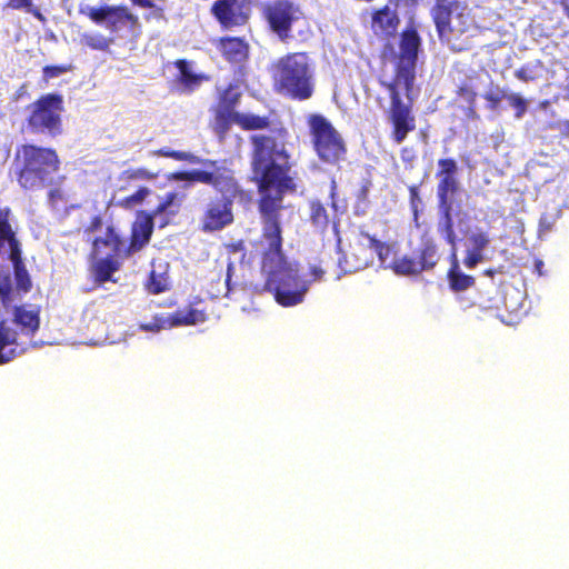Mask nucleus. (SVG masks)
Here are the masks:
<instances>
[{
  "mask_svg": "<svg viewBox=\"0 0 569 569\" xmlns=\"http://www.w3.org/2000/svg\"><path fill=\"white\" fill-rule=\"evenodd\" d=\"M507 97L506 92L499 86H491L483 94L489 102V108L496 110L502 99Z\"/></svg>",
  "mask_w": 569,
  "mask_h": 569,
  "instance_id": "obj_34",
  "label": "nucleus"
},
{
  "mask_svg": "<svg viewBox=\"0 0 569 569\" xmlns=\"http://www.w3.org/2000/svg\"><path fill=\"white\" fill-rule=\"evenodd\" d=\"M439 211L440 219L438 221L437 230L452 247V257L456 259V234L452 228V219L450 214L451 204H439Z\"/></svg>",
  "mask_w": 569,
  "mask_h": 569,
  "instance_id": "obj_23",
  "label": "nucleus"
},
{
  "mask_svg": "<svg viewBox=\"0 0 569 569\" xmlns=\"http://www.w3.org/2000/svg\"><path fill=\"white\" fill-rule=\"evenodd\" d=\"M437 247L432 241L427 240L423 244L421 261L423 269L430 268L436 264L437 261Z\"/></svg>",
  "mask_w": 569,
  "mask_h": 569,
  "instance_id": "obj_33",
  "label": "nucleus"
},
{
  "mask_svg": "<svg viewBox=\"0 0 569 569\" xmlns=\"http://www.w3.org/2000/svg\"><path fill=\"white\" fill-rule=\"evenodd\" d=\"M419 47L420 38L416 31L403 32L400 41L399 64L393 87L403 88L408 98H410L411 87L415 81V67Z\"/></svg>",
  "mask_w": 569,
  "mask_h": 569,
  "instance_id": "obj_12",
  "label": "nucleus"
},
{
  "mask_svg": "<svg viewBox=\"0 0 569 569\" xmlns=\"http://www.w3.org/2000/svg\"><path fill=\"white\" fill-rule=\"evenodd\" d=\"M263 217V242L267 246L262 271L268 276L266 284H287L298 273L296 266L286 261L281 252V230L278 210L261 212Z\"/></svg>",
  "mask_w": 569,
  "mask_h": 569,
  "instance_id": "obj_5",
  "label": "nucleus"
},
{
  "mask_svg": "<svg viewBox=\"0 0 569 569\" xmlns=\"http://www.w3.org/2000/svg\"><path fill=\"white\" fill-rule=\"evenodd\" d=\"M230 281H231V277H230V267H229L228 268V274H227L226 284H230Z\"/></svg>",
  "mask_w": 569,
  "mask_h": 569,
  "instance_id": "obj_49",
  "label": "nucleus"
},
{
  "mask_svg": "<svg viewBox=\"0 0 569 569\" xmlns=\"http://www.w3.org/2000/svg\"><path fill=\"white\" fill-rule=\"evenodd\" d=\"M401 91L405 92L403 88H391V119L395 126L393 137L397 143H401L408 132L415 129V121L410 116V109L400 100Z\"/></svg>",
  "mask_w": 569,
  "mask_h": 569,
  "instance_id": "obj_15",
  "label": "nucleus"
},
{
  "mask_svg": "<svg viewBox=\"0 0 569 569\" xmlns=\"http://www.w3.org/2000/svg\"><path fill=\"white\" fill-rule=\"evenodd\" d=\"M111 42V39L100 33H84L81 37V43L94 50L106 51L109 49Z\"/></svg>",
  "mask_w": 569,
  "mask_h": 569,
  "instance_id": "obj_32",
  "label": "nucleus"
},
{
  "mask_svg": "<svg viewBox=\"0 0 569 569\" xmlns=\"http://www.w3.org/2000/svg\"><path fill=\"white\" fill-rule=\"evenodd\" d=\"M252 142L253 173L261 193L260 211L279 210L282 193L292 186L287 174L288 156L284 146L272 137L260 134L253 136Z\"/></svg>",
  "mask_w": 569,
  "mask_h": 569,
  "instance_id": "obj_2",
  "label": "nucleus"
},
{
  "mask_svg": "<svg viewBox=\"0 0 569 569\" xmlns=\"http://www.w3.org/2000/svg\"><path fill=\"white\" fill-rule=\"evenodd\" d=\"M490 307H495V308H497V309H499V308H500V306H499L498 303H492Z\"/></svg>",
  "mask_w": 569,
  "mask_h": 569,
  "instance_id": "obj_56",
  "label": "nucleus"
},
{
  "mask_svg": "<svg viewBox=\"0 0 569 569\" xmlns=\"http://www.w3.org/2000/svg\"><path fill=\"white\" fill-rule=\"evenodd\" d=\"M209 311L204 306V300L194 297L187 309H178L167 318L156 316L151 322L140 323L139 329L146 332H158L167 325L169 327L193 326L204 322L208 319Z\"/></svg>",
  "mask_w": 569,
  "mask_h": 569,
  "instance_id": "obj_11",
  "label": "nucleus"
},
{
  "mask_svg": "<svg viewBox=\"0 0 569 569\" xmlns=\"http://www.w3.org/2000/svg\"><path fill=\"white\" fill-rule=\"evenodd\" d=\"M153 230V217L138 214L131 228L130 242L120 234L113 224H103L101 218L94 217L86 232L92 239V273L97 281L117 282L113 273L121 261L141 250L150 240Z\"/></svg>",
  "mask_w": 569,
  "mask_h": 569,
  "instance_id": "obj_1",
  "label": "nucleus"
},
{
  "mask_svg": "<svg viewBox=\"0 0 569 569\" xmlns=\"http://www.w3.org/2000/svg\"><path fill=\"white\" fill-rule=\"evenodd\" d=\"M489 237L479 230L471 231L465 241L466 258L463 263L467 268H475L479 262L485 260L483 251L488 247Z\"/></svg>",
  "mask_w": 569,
  "mask_h": 569,
  "instance_id": "obj_18",
  "label": "nucleus"
},
{
  "mask_svg": "<svg viewBox=\"0 0 569 569\" xmlns=\"http://www.w3.org/2000/svg\"><path fill=\"white\" fill-rule=\"evenodd\" d=\"M153 153L157 156H161V157L172 158V159L179 160V161H188L190 163H201L206 167H214L216 166L214 161H211L208 159H201V158L194 156L193 153L186 152V151H174V150H170L168 148H163L158 151H154Z\"/></svg>",
  "mask_w": 569,
  "mask_h": 569,
  "instance_id": "obj_27",
  "label": "nucleus"
},
{
  "mask_svg": "<svg viewBox=\"0 0 569 569\" xmlns=\"http://www.w3.org/2000/svg\"><path fill=\"white\" fill-rule=\"evenodd\" d=\"M170 181H198L207 184H211L214 190L222 188L220 182L229 186L236 182L231 172L227 169H216L213 171L193 170L190 172H174L168 176Z\"/></svg>",
  "mask_w": 569,
  "mask_h": 569,
  "instance_id": "obj_16",
  "label": "nucleus"
},
{
  "mask_svg": "<svg viewBox=\"0 0 569 569\" xmlns=\"http://www.w3.org/2000/svg\"><path fill=\"white\" fill-rule=\"evenodd\" d=\"M309 126L315 150L322 161L335 164L345 158V141L326 118L312 116Z\"/></svg>",
  "mask_w": 569,
  "mask_h": 569,
  "instance_id": "obj_9",
  "label": "nucleus"
},
{
  "mask_svg": "<svg viewBox=\"0 0 569 569\" xmlns=\"http://www.w3.org/2000/svg\"><path fill=\"white\" fill-rule=\"evenodd\" d=\"M455 291H461V290H465L467 289L468 287H458V286H455V287H451Z\"/></svg>",
  "mask_w": 569,
  "mask_h": 569,
  "instance_id": "obj_50",
  "label": "nucleus"
},
{
  "mask_svg": "<svg viewBox=\"0 0 569 569\" xmlns=\"http://www.w3.org/2000/svg\"><path fill=\"white\" fill-rule=\"evenodd\" d=\"M68 71L67 67H46L43 72L46 77L53 78L58 77Z\"/></svg>",
  "mask_w": 569,
  "mask_h": 569,
  "instance_id": "obj_43",
  "label": "nucleus"
},
{
  "mask_svg": "<svg viewBox=\"0 0 569 569\" xmlns=\"http://www.w3.org/2000/svg\"><path fill=\"white\" fill-rule=\"evenodd\" d=\"M233 116H236V111L230 109L228 106L218 107L213 128L220 138H222L229 130L230 126L234 123Z\"/></svg>",
  "mask_w": 569,
  "mask_h": 569,
  "instance_id": "obj_26",
  "label": "nucleus"
},
{
  "mask_svg": "<svg viewBox=\"0 0 569 569\" xmlns=\"http://www.w3.org/2000/svg\"><path fill=\"white\" fill-rule=\"evenodd\" d=\"M150 193L148 188H140L136 193L128 197L124 202L128 207H133L138 203H141Z\"/></svg>",
  "mask_w": 569,
  "mask_h": 569,
  "instance_id": "obj_39",
  "label": "nucleus"
},
{
  "mask_svg": "<svg viewBox=\"0 0 569 569\" xmlns=\"http://www.w3.org/2000/svg\"><path fill=\"white\" fill-rule=\"evenodd\" d=\"M462 96L468 100H473L475 94L472 92H469L468 89L462 88L461 89Z\"/></svg>",
  "mask_w": 569,
  "mask_h": 569,
  "instance_id": "obj_47",
  "label": "nucleus"
},
{
  "mask_svg": "<svg viewBox=\"0 0 569 569\" xmlns=\"http://www.w3.org/2000/svg\"><path fill=\"white\" fill-rule=\"evenodd\" d=\"M362 266H367V262L365 261L362 264L355 266V267H353V270H358V269H360Z\"/></svg>",
  "mask_w": 569,
  "mask_h": 569,
  "instance_id": "obj_53",
  "label": "nucleus"
},
{
  "mask_svg": "<svg viewBox=\"0 0 569 569\" xmlns=\"http://www.w3.org/2000/svg\"><path fill=\"white\" fill-rule=\"evenodd\" d=\"M398 20L395 12L389 8L377 11L372 17V28L375 32L391 33L396 29Z\"/></svg>",
  "mask_w": 569,
  "mask_h": 569,
  "instance_id": "obj_25",
  "label": "nucleus"
},
{
  "mask_svg": "<svg viewBox=\"0 0 569 569\" xmlns=\"http://www.w3.org/2000/svg\"><path fill=\"white\" fill-rule=\"evenodd\" d=\"M27 12L32 13L40 21L44 20V17L42 16V13L38 9L33 8V6L30 8V10H27Z\"/></svg>",
  "mask_w": 569,
  "mask_h": 569,
  "instance_id": "obj_46",
  "label": "nucleus"
},
{
  "mask_svg": "<svg viewBox=\"0 0 569 569\" xmlns=\"http://www.w3.org/2000/svg\"><path fill=\"white\" fill-rule=\"evenodd\" d=\"M184 200V194L178 192L166 193L154 210V218L161 214L169 217L176 216Z\"/></svg>",
  "mask_w": 569,
  "mask_h": 569,
  "instance_id": "obj_24",
  "label": "nucleus"
},
{
  "mask_svg": "<svg viewBox=\"0 0 569 569\" xmlns=\"http://www.w3.org/2000/svg\"><path fill=\"white\" fill-rule=\"evenodd\" d=\"M58 164V156L52 149L22 146L17 151L16 168L19 171V182L26 189L53 183Z\"/></svg>",
  "mask_w": 569,
  "mask_h": 569,
  "instance_id": "obj_6",
  "label": "nucleus"
},
{
  "mask_svg": "<svg viewBox=\"0 0 569 569\" xmlns=\"http://www.w3.org/2000/svg\"><path fill=\"white\" fill-rule=\"evenodd\" d=\"M218 196L210 198L203 207L200 217L201 229L206 232L220 231L230 226L233 220V202L240 196L241 189L236 182L226 186L220 182Z\"/></svg>",
  "mask_w": 569,
  "mask_h": 569,
  "instance_id": "obj_8",
  "label": "nucleus"
},
{
  "mask_svg": "<svg viewBox=\"0 0 569 569\" xmlns=\"http://www.w3.org/2000/svg\"><path fill=\"white\" fill-rule=\"evenodd\" d=\"M378 254L380 257V260L383 262V250L385 248L382 246L377 247Z\"/></svg>",
  "mask_w": 569,
  "mask_h": 569,
  "instance_id": "obj_48",
  "label": "nucleus"
},
{
  "mask_svg": "<svg viewBox=\"0 0 569 569\" xmlns=\"http://www.w3.org/2000/svg\"><path fill=\"white\" fill-rule=\"evenodd\" d=\"M151 284L157 286V284H160V282H157V281L154 280V278L152 277V282H151Z\"/></svg>",
  "mask_w": 569,
  "mask_h": 569,
  "instance_id": "obj_55",
  "label": "nucleus"
},
{
  "mask_svg": "<svg viewBox=\"0 0 569 569\" xmlns=\"http://www.w3.org/2000/svg\"><path fill=\"white\" fill-rule=\"evenodd\" d=\"M219 49L232 62H241L248 56V44L240 38L221 39Z\"/></svg>",
  "mask_w": 569,
  "mask_h": 569,
  "instance_id": "obj_22",
  "label": "nucleus"
},
{
  "mask_svg": "<svg viewBox=\"0 0 569 569\" xmlns=\"http://www.w3.org/2000/svg\"><path fill=\"white\" fill-rule=\"evenodd\" d=\"M449 278H450V282H451L450 284H452V286L469 284V282L472 280V278L470 276H466L459 270V266H458L457 261H455L452 268L449 271Z\"/></svg>",
  "mask_w": 569,
  "mask_h": 569,
  "instance_id": "obj_37",
  "label": "nucleus"
},
{
  "mask_svg": "<svg viewBox=\"0 0 569 569\" xmlns=\"http://www.w3.org/2000/svg\"><path fill=\"white\" fill-rule=\"evenodd\" d=\"M49 202L53 209L60 210V204L66 202L64 192L59 188L50 190Z\"/></svg>",
  "mask_w": 569,
  "mask_h": 569,
  "instance_id": "obj_40",
  "label": "nucleus"
},
{
  "mask_svg": "<svg viewBox=\"0 0 569 569\" xmlns=\"http://www.w3.org/2000/svg\"><path fill=\"white\" fill-rule=\"evenodd\" d=\"M7 6L14 10L24 9L27 11L32 7V0H9Z\"/></svg>",
  "mask_w": 569,
  "mask_h": 569,
  "instance_id": "obj_42",
  "label": "nucleus"
},
{
  "mask_svg": "<svg viewBox=\"0 0 569 569\" xmlns=\"http://www.w3.org/2000/svg\"><path fill=\"white\" fill-rule=\"evenodd\" d=\"M156 305H157L158 307H164V306H169V307H170V306H172V305H173V302H172V301H171V302H168V303L157 302Z\"/></svg>",
  "mask_w": 569,
  "mask_h": 569,
  "instance_id": "obj_51",
  "label": "nucleus"
},
{
  "mask_svg": "<svg viewBox=\"0 0 569 569\" xmlns=\"http://www.w3.org/2000/svg\"><path fill=\"white\" fill-rule=\"evenodd\" d=\"M499 293L501 295V307L510 312L517 313L523 308L526 292L519 287H499Z\"/></svg>",
  "mask_w": 569,
  "mask_h": 569,
  "instance_id": "obj_21",
  "label": "nucleus"
},
{
  "mask_svg": "<svg viewBox=\"0 0 569 569\" xmlns=\"http://www.w3.org/2000/svg\"><path fill=\"white\" fill-rule=\"evenodd\" d=\"M336 188V181H332V191L335 190Z\"/></svg>",
  "mask_w": 569,
  "mask_h": 569,
  "instance_id": "obj_57",
  "label": "nucleus"
},
{
  "mask_svg": "<svg viewBox=\"0 0 569 569\" xmlns=\"http://www.w3.org/2000/svg\"><path fill=\"white\" fill-rule=\"evenodd\" d=\"M239 86L230 83L221 94V103L219 106H228L230 109L236 104L240 97Z\"/></svg>",
  "mask_w": 569,
  "mask_h": 569,
  "instance_id": "obj_35",
  "label": "nucleus"
},
{
  "mask_svg": "<svg viewBox=\"0 0 569 569\" xmlns=\"http://www.w3.org/2000/svg\"><path fill=\"white\" fill-rule=\"evenodd\" d=\"M541 266H542V262H541V261H539V262L536 264L537 270H539V271H540V267H541Z\"/></svg>",
  "mask_w": 569,
  "mask_h": 569,
  "instance_id": "obj_54",
  "label": "nucleus"
},
{
  "mask_svg": "<svg viewBox=\"0 0 569 569\" xmlns=\"http://www.w3.org/2000/svg\"><path fill=\"white\" fill-rule=\"evenodd\" d=\"M439 177L441 180L438 186V196L440 199V204H451L449 194L453 193L457 189V180L455 178L457 172V164L451 159H442L439 161Z\"/></svg>",
  "mask_w": 569,
  "mask_h": 569,
  "instance_id": "obj_19",
  "label": "nucleus"
},
{
  "mask_svg": "<svg viewBox=\"0 0 569 569\" xmlns=\"http://www.w3.org/2000/svg\"><path fill=\"white\" fill-rule=\"evenodd\" d=\"M431 13L441 40L460 51L462 46L456 41L476 28L469 8L456 0H436Z\"/></svg>",
  "mask_w": 569,
  "mask_h": 569,
  "instance_id": "obj_7",
  "label": "nucleus"
},
{
  "mask_svg": "<svg viewBox=\"0 0 569 569\" xmlns=\"http://www.w3.org/2000/svg\"><path fill=\"white\" fill-rule=\"evenodd\" d=\"M310 220L318 229H326L328 226V216L325 207L319 201L310 202Z\"/></svg>",
  "mask_w": 569,
  "mask_h": 569,
  "instance_id": "obj_31",
  "label": "nucleus"
},
{
  "mask_svg": "<svg viewBox=\"0 0 569 569\" xmlns=\"http://www.w3.org/2000/svg\"><path fill=\"white\" fill-rule=\"evenodd\" d=\"M128 179L132 180H152L157 177V173H153L144 168L138 169H129L126 171Z\"/></svg>",
  "mask_w": 569,
  "mask_h": 569,
  "instance_id": "obj_38",
  "label": "nucleus"
},
{
  "mask_svg": "<svg viewBox=\"0 0 569 569\" xmlns=\"http://www.w3.org/2000/svg\"><path fill=\"white\" fill-rule=\"evenodd\" d=\"M133 3L142 7V8H151L153 7L152 0H132Z\"/></svg>",
  "mask_w": 569,
  "mask_h": 569,
  "instance_id": "obj_44",
  "label": "nucleus"
},
{
  "mask_svg": "<svg viewBox=\"0 0 569 569\" xmlns=\"http://www.w3.org/2000/svg\"><path fill=\"white\" fill-rule=\"evenodd\" d=\"M392 269L397 274L410 276L423 270V266L421 261L402 257L393 261Z\"/></svg>",
  "mask_w": 569,
  "mask_h": 569,
  "instance_id": "obj_30",
  "label": "nucleus"
},
{
  "mask_svg": "<svg viewBox=\"0 0 569 569\" xmlns=\"http://www.w3.org/2000/svg\"><path fill=\"white\" fill-rule=\"evenodd\" d=\"M236 124L247 130L262 129L268 126V120L264 117L256 116L253 113H239L233 116Z\"/></svg>",
  "mask_w": 569,
  "mask_h": 569,
  "instance_id": "obj_29",
  "label": "nucleus"
},
{
  "mask_svg": "<svg viewBox=\"0 0 569 569\" xmlns=\"http://www.w3.org/2000/svg\"><path fill=\"white\" fill-rule=\"evenodd\" d=\"M168 287H147L149 293L159 295L163 292Z\"/></svg>",
  "mask_w": 569,
  "mask_h": 569,
  "instance_id": "obj_45",
  "label": "nucleus"
},
{
  "mask_svg": "<svg viewBox=\"0 0 569 569\" xmlns=\"http://www.w3.org/2000/svg\"><path fill=\"white\" fill-rule=\"evenodd\" d=\"M298 288L293 290L292 287H262V290L271 292L279 305L290 307L301 302L308 289V287Z\"/></svg>",
  "mask_w": 569,
  "mask_h": 569,
  "instance_id": "obj_20",
  "label": "nucleus"
},
{
  "mask_svg": "<svg viewBox=\"0 0 569 569\" xmlns=\"http://www.w3.org/2000/svg\"><path fill=\"white\" fill-rule=\"evenodd\" d=\"M300 16L299 8L287 0L278 1L268 8L269 23L281 39L288 37L291 23Z\"/></svg>",
  "mask_w": 569,
  "mask_h": 569,
  "instance_id": "obj_14",
  "label": "nucleus"
},
{
  "mask_svg": "<svg viewBox=\"0 0 569 569\" xmlns=\"http://www.w3.org/2000/svg\"><path fill=\"white\" fill-rule=\"evenodd\" d=\"M211 11L223 27L230 28L247 22L250 7L247 0H218Z\"/></svg>",
  "mask_w": 569,
  "mask_h": 569,
  "instance_id": "obj_13",
  "label": "nucleus"
},
{
  "mask_svg": "<svg viewBox=\"0 0 569 569\" xmlns=\"http://www.w3.org/2000/svg\"><path fill=\"white\" fill-rule=\"evenodd\" d=\"M506 99L508 100L509 104L517 109L516 117L518 119L522 118L527 110V103L525 99L518 94V93H510L507 94Z\"/></svg>",
  "mask_w": 569,
  "mask_h": 569,
  "instance_id": "obj_36",
  "label": "nucleus"
},
{
  "mask_svg": "<svg viewBox=\"0 0 569 569\" xmlns=\"http://www.w3.org/2000/svg\"><path fill=\"white\" fill-rule=\"evenodd\" d=\"M87 14L96 23L106 24L107 28L112 30L118 29L119 26L128 21L134 22L137 20L127 8L123 7H89Z\"/></svg>",
  "mask_w": 569,
  "mask_h": 569,
  "instance_id": "obj_17",
  "label": "nucleus"
},
{
  "mask_svg": "<svg viewBox=\"0 0 569 569\" xmlns=\"http://www.w3.org/2000/svg\"><path fill=\"white\" fill-rule=\"evenodd\" d=\"M515 76L517 79L525 82L532 81L536 78L533 70L529 66L516 70Z\"/></svg>",
  "mask_w": 569,
  "mask_h": 569,
  "instance_id": "obj_41",
  "label": "nucleus"
},
{
  "mask_svg": "<svg viewBox=\"0 0 569 569\" xmlns=\"http://www.w3.org/2000/svg\"><path fill=\"white\" fill-rule=\"evenodd\" d=\"M177 67L180 72V81L188 91H193L197 87L200 86L202 77L193 73L190 64L187 61H178Z\"/></svg>",
  "mask_w": 569,
  "mask_h": 569,
  "instance_id": "obj_28",
  "label": "nucleus"
},
{
  "mask_svg": "<svg viewBox=\"0 0 569 569\" xmlns=\"http://www.w3.org/2000/svg\"><path fill=\"white\" fill-rule=\"evenodd\" d=\"M313 73L310 58L302 52L286 54L272 66V78L277 91L300 100L311 97Z\"/></svg>",
  "mask_w": 569,
  "mask_h": 569,
  "instance_id": "obj_4",
  "label": "nucleus"
},
{
  "mask_svg": "<svg viewBox=\"0 0 569 569\" xmlns=\"http://www.w3.org/2000/svg\"><path fill=\"white\" fill-rule=\"evenodd\" d=\"M31 287H0V300L12 309V322L19 331L0 321V365L7 363L20 355L24 348L19 343V335L33 337L40 328L41 306L22 302Z\"/></svg>",
  "mask_w": 569,
  "mask_h": 569,
  "instance_id": "obj_3",
  "label": "nucleus"
},
{
  "mask_svg": "<svg viewBox=\"0 0 569 569\" xmlns=\"http://www.w3.org/2000/svg\"><path fill=\"white\" fill-rule=\"evenodd\" d=\"M29 126L34 132H48L56 136L61 132L62 98L47 94L31 107Z\"/></svg>",
  "mask_w": 569,
  "mask_h": 569,
  "instance_id": "obj_10",
  "label": "nucleus"
},
{
  "mask_svg": "<svg viewBox=\"0 0 569 569\" xmlns=\"http://www.w3.org/2000/svg\"><path fill=\"white\" fill-rule=\"evenodd\" d=\"M231 289H232V287H231V286H228V287H227V293H228Z\"/></svg>",
  "mask_w": 569,
  "mask_h": 569,
  "instance_id": "obj_58",
  "label": "nucleus"
},
{
  "mask_svg": "<svg viewBox=\"0 0 569 569\" xmlns=\"http://www.w3.org/2000/svg\"><path fill=\"white\" fill-rule=\"evenodd\" d=\"M318 272H322L321 270H315V273H316V278L315 280H321V278L318 276Z\"/></svg>",
  "mask_w": 569,
  "mask_h": 569,
  "instance_id": "obj_52",
  "label": "nucleus"
}]
</instances>
